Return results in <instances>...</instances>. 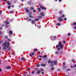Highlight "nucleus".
Masks as SVG:
<instances>
[{"mask_svg": "<svg viewBox=\"0 0 76 76\" xmlns=\"http://www.w3.org/2000/svg\"><path fill=\"white\" fill-rule=\"evenodd\" d=\"M10 45V43L9 42H5L2 45L3 46V49L6 50V49H7L8 51H9L10 50V48L9 47V45Z\"/></svg>", "mask_w": 76, "mask_h": 76, "instance_id": "f257e3e1", "label": "nucleus"}, {"mask_svg": "<svg viewBox=\"0 0 76 76\" xmlns=\"http://www.w3.org/2000/svg\"><path fill=\"white\" fill-rule=\"evenodd\" d=\"M61 43H62L61 42H59L58 44V45H56V48H58V47H60L61 49H63V45L61 44Z\"/></svg>", "mask_w": 76, "mask_h": 76, "instance_id": "f03ea898", "label": "nucleus"}, {"mask_svg": "<svg viewBox=\"0 0 76 76\" xmlns=\"http://www.w3.org/2000/svg\"><path fill=\"white\" fill-rule=\"evenodd\" d=\"M48 63H51V64L50 65V67H53V66H54V64H53V61H51V60H49L48 62Z\"/></svg>", "mask_w": 76, "mask_h": 76, "instance_id": "7ed1b4c3", "label": "nucleus"}, {"mask_svg": "<svg viewBox=\"0 0 76 76\" xmlns=\"http://www.w3.org/2000/svg\"><path fill=\"white\" fill-rule=\"evenodd\" d=\"M58 20L59 22H62V21H63V19H62V18H59L58 19Z\"/></svg>", "mask_w": 76, "mask_h": 76, "instance_id": "20e7f679", "label": "nucleus"}, {"mask_svg": "<svg viewBox=\"0 0 76 76\" xmlns=\"http://www.w3.org/2000/svg\"><path fill=\"white\" fill-rule=\"evenodd\" d=\"M40 73H41V71H40V70H39L36 72V74L37 75H39Z\"/></svg>", "mask_w": 76, "mask_h": 76, "instance_id": "39448f33", "label": "nucleus"}, {"mask_svg": "<svg viewBox=\"0 0 76 76\" xmlns=\"http://www.w3.org/2000/svg\"><path fill=\"white\" fill-rule=\"evenodd\" d=\"M41 66H43V67H45L46 66V64H41L40 65Z\"/></svg>", "mask_w": 76, "mask_h": 76, "instance_id": "423d86ee", "label": "nucleus"}, {"mask_svg": "<svg viewBox=\"0 0 76 76\" xmlns=\"http://www.w3.org/2000/svg\"><path fill=\"white\" fill-rule=\"evenodd\" d=\"M53 63L55 65H56L57 64V61H53Z\"/></svg>", "mask_w": 76, "mask_h": 76, "instance_id": "0eeeda50", "label": "nucleus"}, {"mask_svg": "<svg viewBox=\"0 0 76 76\" xmlns=\"http://www.w3.org/2000/svg\"><path fill=\"white\" fill-rule=\"evenodd\" d=\"M40 7L42 8V9H44V10H46V8L44 7H42V6H40Z\"/></svg>", "mask_w": 76, "mask_h": 76, "instance_id": "6e6552de", "label": "nucleus"}, {"mask_svg": "<svg viewBox=\"0 0 76 76\" xmlns=\"http://www.w3.org/2000/svg\"><path fill=\"white\" fill-rule=\"evenodd\" d=\"M40 15L41 16H44V14L43 12H41L40 14Z\"/></svg>", "mask_w": 76, "mask_h": 76, "instance_id": "1a4fd4ad", "label": "nucleus"}, {"mask_svg": "<svg viewBox=\"0 0 76 76\" xmlns=\"http://www.w3.org/2000/svg\"><path fill=\"white\" fill-rule=\"evenodd\" d=\"M31 23L33 24H35V21L34 20H33L31 21Z\"/></svg>", "mask_w": 76, "mask_h": 76, "instance_id": "9d476101", "label": "nucleus"}, {"mask_svg": "<svg viewBox=\"0 0 76 76\" xmlns=\"http://www.w3.org/2000/svg\"><path fill=\"white\" fill-rule=\"evenodd\" d=\"M10 68H11V67L10 66H8L6 67L7 69H10Z\"/></svg>", "mask_w": 76, "mask_h": 76, "instance_id": "9b49d317", "label": "nucleus"}, {"mask_svg": "<svg viewBox=\"0 0 76 76\" xmlns=\"http://www.w3.org/2000/svg\"><path fill=\"white\" fill-rule=\"evenodd\" d=\"M9 34H10V35H12V34H13V32H12V31H10L9 32Z\"/></svg>", "mask_w": 76, "mask_h": 76, "instance_id": "f8f14e48", "label": "nucleus"}, {"mask_svg": "<svg viewBox=\"0 0 76 76\" xmlns=\"http://www.w3.org/2000/svg\"><path fill=\"white\" fill-rule=\"evenodd\" d=\"M7 3L8 5H11V3H10L9 1H7Z\"/></svg>", "mask_w": 76, "mask_h": 76, "instance_id": "ddd939ff", "label": "nucleus"}, {"mask_svg": "<svg viewBox=\"0 0 76 76\" xmlns=\"http://www.w3.org/2000/svg\"><path fill=\"white\" fill-rule=\"evenodd\" d=\"M54 39H52V38H51V39L52 40V41H53V40H55V39L56 38V36H54L53 37Z\"/></svg>", "mask_w": 76, "mask_h": 76, "instance_id": "4468645a", "label": "nucleus"}, {"mask_svg": "<svg viewBox=\"0 0 76 76\" xmlns=\"http://www.w3.org/2000/svg\"><path fill=\"white\" fill-rule=\"evenodd\" d=\"M25 10H26V12H29V11L28 10V9L27 8L25 9Z\"/></svg>", "mask_w": 76, "mask_h": 76, "instance_id": "2eb2a0df", "label": "nucleus"}, {"mask_svg": "<svg viewBox=\"0 0 76 76\" xmlns=\"http://www.w3.org/2000/svg\"><path fill=\"white\" fill-rule=\"evenodd\" d=\"M54 67H52L51 68V70H54Z\"/></svg>", "mask_w": 76, "mask_h": 76, "instance_id": "dca6fc26", "label": "nucleus"}, {"mask_svg": "<svg viewBox=\"0 0 76 76\" xmlns=\"http://www.w3.org/2000/svg\"><path fill=\"white\" fill-rule=\"evenodd\" d=\"M42 16H39L38 17V18L39 19H41V18H42Z\"/></svg>", "mask_w": 76, "mask_h": 76, "instance_id": "f3484780", "label": "nucleus"}, {"mask_svg": "<svg viewBox=\"0 0 76 76\" xmlns=\"http://www.w3.org/2000/svg\"><path fill=\"white\" fill-rule=\"evenodd\" d=\"M34 51H38V50L36 48L34 50Z\"/></svg>", "mask_w": 76, "mask_h": 76, "instance_id": "a211bd4d", "label": "nucleus"}, {"mask_svg": "<svg viewBox=\"0 0 76 76\" xmlns=\"http://www.w3.org/2000/svg\"><path fill=\"white\" fill-rule=\"evenodd\" d=\"M47 56L46 55H45L43 57V58H46V57H47Z\"/></svg>", "mask_w": 76, "mask_h": 76, "instance_id": "6ab92c4d", "label": "nucleus"}, {"mask_svg": "<svg viewBox=\"0 0 76 76\" xmlns=\"http://www.w3.org/2000/svg\"><path fill=\"white\" fill-rule=\"evenodd\" d=\"M34 53L32 52L31 54H30V56H34Z\"/></svg>", "mask_w": 76, "mask_h": 76, "instance_id": "aec40b11", "label": "nucleus"}, {"mask_svg": "<svg viewBox=\"0 0 76 76\" xmlns=\"http://www.w3.org/2000/svg\"><path fill=\"white\" fill-rule=\"evenodd\" d=\"M29 17L30 18H34V17H33V16H32L31 15H29Z\"/></svg>", "mask_w": 76, "mask_h": 76, "instance_id": "412c9836", "label": "nucleus"}, {"mask_svg": "<svg viewBox=\"0 0 76 76\" xmlns=\"http://www.w3.org/2000/svg\"><path fill=\"white\" fill-rule=\"evenodd\" d=\"M57 26H60V23H57L56 24Z\"/></svg>", "mask_w": 76, "mask_h": 76, "instance_id": "4be33fe9", "label": "nucleus"}, {"mask_svg": "<svg viewBox=\"0 0 76 76\" xmlns=\"http://www.w3.org/2000/svg\"><path fill=\"white\" fill-rule=\"evenodd\" d=\"M39 20V18H37V19H36L35 20V21H36V22H37V21H38Z\"/></svg>", "mask_w": 76, "mask_h": 76, "instance_id": "5701e85b", "label": "nucleus"}, {"mask_svg": "<svg viewBox=\"0 0 76 76\" xmlns=\"http://www.w3.org/2000/svg\"><path fill=\"white\" fill-rule=\"evenodd\" d=\"M28 21H29V22H31V19H29L28 20H27V22Z\"/></svg>", "mask_w": 76, "mask_h": 76, "instance_id": "b1692460", "label": "nucleus"}, {"mask_svg": "<svg viewBox=\"0 0 76 76\" xmlns=\"http://www.w3.org/2000/svg\"><path fill=\"white\" fill-rule=\"evenodd\" d=\"M10 7H11V6L10 5H9L8 7V9H10Z\"/></svg>", "mask_w": 76, "mask_h": 76, "instance_id": "393cba45", "label": "nucleus"}, {"mask_svg": "<svg viewBox=\"0 0 76 76\" xmlns=\"http://www.w3.org/2000/svg\"><path fill=\"white\" fill-rule=\"evenodd\" d=\"M36 66L37 67H39V64H37L36 65Z\"/></svg>", "mask_w": 76, "mask_h": 76, "instance_id": "a878e982", "label": "nucleus"}, {"mask_svg": "<svg viewBox=\"0 0 76 76\" xmlns=\"http://www.w3.org/2000/svg\"><path fill=\"white\" fill-rule=\"evenodd\" d=\"M38 10L39 12H41V9H40V8H38Z\"/></svg>", "mask_w": 76, "mask_h": 76, "instance_id": "bb28decb", "label": "nucleus"}, {"mask_svg": "<svg viewBox=\"0 0 76 76\" xmlns=\"http://www.w3.org/2000/svg\"><path fill=\"white\" fill-rule=\"evenodd\" d=\"M6 25H7L8 24H9V22H7V23H5Z\"/></svg>", "mask_w": 76, "mask_h": 76, "instance_id": "cd10ccee", "label": "nucleus"}, {"mask_svg": "<svg viewBox=\"0 0 76 76\" xmlns=\"http://www.w3.org/2000/svg\"><path fill=\"white\" fill-rule=\"evenodd\" d=\"M66 68H67V66H65L63 67V69H66Z\"/></svg>", "mask_w": 76, "mask_h": 76, "instance_id": "c85d7f7f", "label": "nucleus"}, {"mask_svg": "<svg viewBox=\"0 0 76 76\" xmlns=\"http://www.w3.org/2000/svg\"><path fill=\"white\" fill-rule=\"evenodd\" d=\"M66 71H70V70H71V69H66Z\"/></svg>", "mask_w": 76, "mask_h": 76, "instance_id": "c756f323", "label": "nucleus"}, {"mask_svg": "<svg viewBox=\"0 0 76 76\" xmlns=\"http://www.w3.org/2000/svg\"><path fill=\"white\" fill-rule=\"evenodd\" d=\"M37 27H38V28H41V26L38 25L37 26Z\"/></svg>", "mask_w": 76, "mask_h": 76, "instance_id": "7c9ffc66", "label": "nucleus"}, {"mask_svg": "<svg viewBox=\"0 0 76 76\" xmlns=\"http://www.w3.org/2000/svg\"><path fill=\"white\" fill-rule=\"evenodd\" d=\"M30 9L31 10H34V8L33 7H31L30 8Z\"/></svg>", "mask_w": 76, "mask_h": 76, "instance_id": "2f4dec72", "label": "nucleus"}, {"mask_svg": "<svg viewBox=\"0 0 76 76\" xmlns=\"http://www.w3.org/2000/svg\"><path fill=\"white\" fill-rule=\"evenodd\" d=\"M21 60H25V58L22 57L21 58Z\"/></svg>", "mask_w": 76, "mask_h": 76, "instance_id": "473e14b6", "label": "nucleus"}, {"mask_svg": "<svg viewBox=\"0 0 76 76\" xmlns=\"http://www.w3.org/2000/svg\"><path fill=\"white\" fill-rule=\"evenodd\" d=\"M13 11H11L10 12V14H12V13H13Z\"/></svg>", "mask_w": 76, "mask_h": 76, "instance_id": "72a5a7b5", "label": "nucleus"}, {"mask_svg": "<svg viewBox=\"0 0 76 76\" xmlns=\"http://www.w3.org/2000/svg\"><path fill=\"white\" fill-rule=\"evenodd\" d=\"M71 35V34H70V33H68V34H67V35L68 36H70V35Z\"/></svg>", "mask_w": 76, "mask_h": 76, "instance_id": "f704fd0d", "label": "nucleus"}, {"mask_svg": "<svg viewBox=\"0 0 76 76\" xmlns=\"http://www.w3.org/2000/svg\"><path fill=\"white\" fill-rule=\"evenodd\" d=\"M72 25H76V23H74L73 24H72Z\"/></svg>", "mask_w": 76, "mask_h": 76, "instance_id": "c9c22d12", "label": "nucleus"}, {"mask_svg": "<svg viewBox=\"0 0 76 76\" xmlns=\"http://www.w3.org/2000/svg\"><path fill=\"white\" fill-rule=\"evenodd\" d=\"M6 28H8V25H7V24H6Z\"/></svg>", "mask_w": 76, "mask_h": 76, "instance_id": "e433bc0d", "label": "nucleus"}, {"mask_svg": "<svg viewBox=\"0 0 76 76\" xmlns=\"http://www.w3.org/2000/svg\"><path fill=\"white\" fill-rule=\"evenodd\" d=\"M58 53H59V52L58 51L56 52V54H58Z\"/></svg>", "mask_w": 76, "mask_h": 76, "instance_id": "4c0bfd02", "label": "nucleus"}, {"mask_svg": "<svg viewBox=\"0 0 76 76\" xmlns=\"http://www.w3.org/2000/svg\"><path fill=\"white\" fill-rule=\"evenodd\" d=\"M31 2L30 1H28V4H31Z\"/></svg>", "mask_w": 76, "mask_h": 76, "instance_id": "58836bf2", "label": "nucleus"}, {"mask_svg": "<svg viewBox=\"0 0 76 76\" xmlns=\"http://www.w3.org/2000/svg\"><path fill=\"white\" fill-rule=\"evenodd\" d=\"M35 73V72L34 71H32V72H31V73L32 74H34V73Z\"/></svg>", "mask_w": 76, "mask_h": 76, "instance_id": "ea45409f", "label": "nucleus"}, {"mask_svg": "<svg viewBox=\"0 0 76 76\" xmlns=\"http://www.w3.org/2000/svg\"><path fill=\"white\" fill-rule=\"evenodd\" d=\"M59 12H60V14H61V13H62V11H60Z\"/></svg>", "mask_w": 76, "mask_h": 76, "instance_id": "a19ab883", "label": "nucleus"}, {"mask_svg": "<svg viewBox=\"0 0 76 76\" xmlns=\"http://www.w3.org/2000/svg\"><path fill=\"white\" fill-rule=\"evenodd\" d=\"M63 42L64 43V44H66V41H64Z\"/></svg>", "mask_w": 76, "mask_h": 76, "instance_id": "79ce46f5", "label": "nucleus"}, {"mask_svg": "<svg viewBox=\"0 0 76 76\" xmlns=\"http://www.w3.org/2000/svg\"><path fill=\"white\" fill-rule=\"evenodd\" d=\"M35 70H38V68H37L35 69Z\"/></svg>", "mask_w": 76, "mask_h": 76, "instance_id": "37998d69", "label": "nucleus"}, {"mask_svg": "<svg viewBox=\"0 0 76 76\" xmlns=\"http://www.w3.org/2000/svg\"><path fill=\"white\" fill-rule=\"evenodd\" d=\"M8 41H11V40L10 39H8Z\"/></svg>", "mask_w": 76, "mask_h": 76, "instance_id": "c03bdc74", "label": "nucleus"}, {"mask_svg": "<svg viewBox=\"0 0 76 76\" xmlns=\"http://www.w3.org/2000/svg\"><path fill=\"white\" fill-rule=\"evenodd\" d=\"M66 20H67V19L66 18H64V20L66 21Z\"/></svg>", "mask_w": 76, "mask_h": 76, "instance_id": "a18cd8bd", "label": "nucleus"}, {"mask_svg": "<svg viewBox=\"0 0 76 76\" xmlns=\"http://www.w3.org/2000/svg\"><path fill=\"white\" fill-rule=\"evenodd\" d=\"M64 15H62L61 17L62 18H64Z\"/></svg>", "mask_w": 76, "mask_h": 76, "instance_id": "49530a36", "label": "nucleus"}, {"mask_svg": "<svg viewBox=\"0 0 76 76\" xmlns=\"http://www.w3.org/2000/svg\"><path fill=\"white\" fill-rule=\"evenodd\" d=\"M40 69L42 71V72H44V70H43V69Z\"/></svg>", "mask_w": 76, "mask_h": 76, "instance_id": "de8ad7c7", "label": "nucleus"}, {"mask_svg": "<svg viewBox=\"0 0 76 76\" xmlns=\"http://www.w3.org/2000/svg\"><path fill=\"white\" fill-rule=\"evenodd\" d=\"M74 67H76V64L74 65Z\"/></svg>", "mask_w": 76, "mask_h": 76, "instance_id": "09e8293b", "label": "nucleus"}, {"mask_svg": "<svg viewBox=\"0 0 76 76\" xmlns=\"http://www.w3.org/2000/svg\"><path fill=\"white\" fill-rule=\"evenodd\" d=\"M71 68H73V67H74V66H71Z\"/></svg>", "mask_w": 76, "mask_h": 76, "instance_id": "8fccbe9b", "label": "nucleus"}, {"mask_svg": "<svg viewBox=\"0 0 76 76\" xmlns=\"http://www.w3.org/2000/svg\"><path fill=\"white\" fill-rule=\"evenodd\" d=\"M63 65H65L66 64L65 62L63 63Z\"/></svg>", "mask_w": 76, "mask_h": 76, "instance_id": "3c124183", "label": "nucleus"}, {"mask_svg": "<svg viewBox=\"0 0 76 76\" xmlns=\"http://www.w3.org/2000/svg\"><path fill=\"white\" fill-rule=\"evenodd\" d=\"M13 20L11 19L10 20V22H12V21H13Z\"/></svg>", "mask_w": 76, "mask_h": 76, "instance_id": "603ef678", "label": "nucleus"}, {"mask_svg": "<svg viewBox=\"0 0 76 76\" xmlns=\"http://www.w3.org/2000/svg\"><path fill=\"white\" fill-rule=\"evenodd\" d=\"M2 42V41H0V44H1V43Z\"/></svg>", "mask_w": 76, "mask_h": 76, "instance_id": "864d4df0", "label": "nucleus"}, {"mask_svg": "<svg viewBox=\"0 0 76 76\" xmlns=\"http://www.w3.org/2000/svg\"><path fill=\"white\" fill-rule=\"evenodd\" d=\"M2 29V28L1 27H0V30H1Z\"/></svg>", "mask_w": 76, "mask_h": 76, "instance_id": "5fc2aeb1", "label": "nucleus"}, {"mask_svg": "<svg viewBox=\"0 0 76 76\" xmlns=\"http://www.w3.org/2000/svg\"><path fill=\"white\" fill-rule=\"evenodd\" d=\"M33 12H36V10H33Z\"/></svg>", "mask_w": 76, "mask_h": 76, "instance_id": "6e6d98bb", "label": "nucleus"}, {"mask_svg": "<svg viewBox=\"0 0 76 76\" xmlns=\"http://www.w3.org/2000/svg\"><path fill=\"white\" fill-rule=\"evenodd\" d=\"M42 75H44V72H42Z\"/></svg>", "mask_w": 76, "mask_h": 76, "instance_id": "4d7b16f0", "label": "nucleus"}, {"mask_svg": "<svg viewBox=\"0 0 76 76\" xmlns=\"http://www.w3.org/2000/svg\"><path fill=\"white\" fill-rule=\"evenodd\" d=\"M60 50V48H58L57 50Z\"/></svg>", "mask_w": 76, "mask_h": 76, "instance_id": "13d9d810", "label": "nucleus"}, {"mask_svg": "<svg viewBox=\"0 0 76 76\" xmlns=\"http://www.w3.org/2000/svg\"><path fill=\"white\" fill-rule=\"evenodd\" d=\"M14 5H12V7H14Z\"/></svg>", "mask_w": 76, "mask_h": 76, "instance_id": "bf43d9fd", "label": "nucleus"}, {"mask_svg": "<svg viewBox=\"0 0 76 76\" xmlns=\"http://www.w3.org/2000/svg\"><path fill=\"white\" fill-rule=\"evenodd\" d=\"M1 71H2V70L1 69V68H0V72H1Z\"/></svg>", "mask_w": 76, "mask_h": 76, "instance_id": "052dcab7", "label": "nucleus"}, {"mask_svg": "<svg viewBox=\"0 0 76 76\" xmlns=\"http://www.w3.org/2000/svg\"><path fill=\"white\" fill-rule=\"evenodd\" d=\"M28 69L29 70H30V69H31V68L30 67H29L28 68Z\"/></svg>", "mask_w": 76, "mask_h": 76, "instance_id": "680f3d73", "label": "nucleus"}, {"mask_svg": "<svg viewBox=\"0 0 76 76\" xmlns=\"http://www.w3.org/2000/svg\"><path fill=\"white\" fill-rule=\"evenodd\" d=\"M74 61H75V60H72V62H73Z\"/></svg>", "mask_w": 76, "mask_h": 76, "instance_id": "e2e57ef3", "label": "nucleus"}, {"mask_svg": "<svg viewBox=\"0 0 76 76\" xmlns=\"http://www.w3.org/2000/svg\"><path fill=\"white\" fill-rule=\"evenodd\" d=\"M39 57H42V56H39Z\"/></svg>", "mask_w": 76, "mask_h": 76, "instance_id": "0e129e2a", "label": "nucleus"}, {"mask_svg": "<svg viewBox=\"0 0 76 76\" xmlns=\"http://www.w3.org/2000/svg\"><path fill=\"white\" fill-rule=\"evenodd\" d=\"M59 1L61 2V0H59Z\"/></svg>", "mask_w": 76, "mask_h": 76, "instance_id": "69168bd1", "label": "nucleus"}, {"mask_svg": "<svg viewBox=\"0 0 76 76\" xmlns=\"http://www.w3.org/2000/svg\"><path fill=\"white\" fill-rule=\"evenodd\" d=\"M41 58H39V60H40V61H41Z\"/></svg>", "mask_w": 76, "mask_h": 76, "instance_id": "338daca9", "label": "nucleus"}, {"mask_svg": "<svg viewBox=\"0 0 76 76\" xmlns=\"http://www.w3.org/2000/svg\"><path fill=\"white\" fill-rule=\"evenodd\" d=\"M1 34V31H0V34Z\"/></svg>", "mask_w": 76, "mask_h": 76, "instance_id": "774afa93", "label": "nucleus"}]
</instances>
